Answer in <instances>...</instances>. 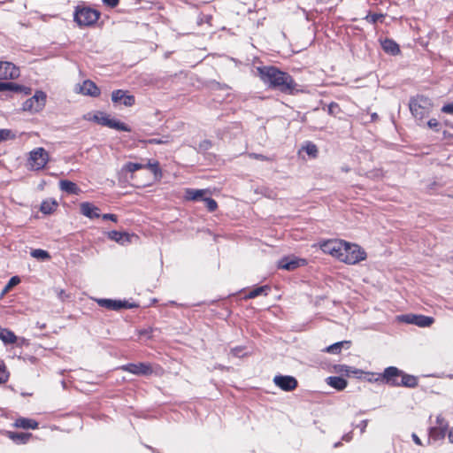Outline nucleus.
<instances>
[{
    "mask_svg": "<svg viewBox=\"0 0 453 453\" xmlns=\"http://www.w3.org/2000/svg\"><path fill=\"white\" fill-rule=\"evenodd\" d=\"M260 79L270 87L280 89L284 93H292L296 88V83L292 77L274 66H264L257 68Z\"/></svg>",
    "mask_w": 453,
    "mask_h": 453,
    "instance_id": "obj_1",
    "label": "nucleus"
},
{
    "mask_svg": "<svg viewBox=\"0 0 453 453\" xmlns=\"http://www.w3.org/2000/svg\"><path fill=\"white\" fill-rule=\"evenodd\" d=\"M49 161V152L44 148L38 147L28 153L27 166L30 171H41L44 169Z\"/></svg>",
    "mask_w": 453,
    "mask_h": 453,
    "instance_id": "obj_2",
    "label": "nucleus"
},
{
    "mask_svg": "<svg viewBox=\"0 0 453 453\" xmlns=\"http://www.w3.org/2000/svg\"><path fill=\"white\" fill-rule=\"evenodd\" d=\"M100 12L90 7L78 5L73 13V19L80 27L94 25L99 19Z\"/></svg>",
    "mask_w": 453,
    "mask_h": 453,
    "instance_id": "obj_3",
    "label": "nucleus"
},
{
    "mask_svg": "<svg viewBox=\"0 0 453 453\" xmlns=\"http://www.w3.org/2000/svg\"><path fill=\"white\" fill-rule=\"evenodd\" d=\"M342 262L348 265H356L366 259V252L359 245L343 241Z\"/></svg>",
    "mask_w": 453,
    "mask_h": 453,
    "instance_id": "obj_4",
    "label": "nucleus"
},
{
    "mask_svg": "<svg viewBox=\"0 0 453 453\" xmlns=\"http://www.w3.org/2000/svg\"><path fill=\"white\" fill-rule=\"evenodd\" d=\"M409 107L414 118L421 120L429 114L432 103L429 98L420 96L411 99Z\"/></svg>",
    "mask_w": 453,
    "mask_h": 453,
    "instance_id": "obj_5",
    "label": "nucleus"
},
{
    "mask_svg": "<svg viewBox=\"0 0 453 453\" xmlns=\"http://www.w3.org/2000/svg\"><path fill=\"white\" fill-rule=\"evenodd\" d=\"M45 103L46 94L42 91H36L32 97L23 103L22 110L30 113H36L43 109Z\"/></svg>",
    "mask_w": 453,
    "mask_h": 453,
    "instance_id": "obj_6",
    "label": "nucleus"
},
{
    "mask_svg": "<svg viewBox=\"0 0 453 453\" xmlns=\"http://www.w3.org/2000/svg\"><path fill=\"white\" fill-rule=\"evenodd\" d=\"M89 119H92L96 121L98 124H101L103 126H106L108 127L119 130V131H125L129 132L130 128L123 122H120L115 119L110 118L109 115L104 113V112H97L93 115L92 118Z\"/></svg>",
    "mask_w": 453,
    "mask_h": 453,
    "instance_id": "obj_7",
    "label": "nucleus"
},
{
    "mask_svg": "<svg viewBox=\"0 0 453 453\" xmlns=\"http://www.w3.org/2000/svg\"><path fill=\"white\" fill-rule=\"evenodd\" d=\"M402 371L395 366L386 368L383 373L378 374L375 381H382L393 387H399Z\"/></svg>",
    "mask_w": 453,
    "mask_h": 453,
    "instance_id": "obj_8",
    "label": "nucleus"
},
{
    "mask_svg": "<svg viewBox=\"0 0 453 453\" xmlns=\"http://www.w3.org/2000/svg\"><path fill=\"white\" fill-rule=\"evenodd\" d=\"M343 245V240H327L320 244V249L324 253L329 254L342 262V250L345 249Z\"/></svg>",
    "mask_w": 453,
    "mask_h": 453,
    "instance_id": "obj_9",
    "label": "nucleus"
},
{
    "mask_svg": "<svg viewBox=\"0 0 453 453\" xmlns=\"http://www.w3.org/2000/svg\"><path fill=\"white\" fill-rule=\"evenodd\" d=\"M273 383L283 391H293L297 388L296 379L290 375H276Z\"/></svg>",
    "mask_w": 453,
    "mask_h": 453,
    "instance_id": "obj_10",
    "label": "nucleus"
},
{
    "mask_svg": "<svg viewBox=\"0 0 453 453\" xmlns=\"http://www.w3.org/2000/svg\"><path fill=\"white\" fill-rule=\"evenodd\" d=\"M19 76V68L11 62L0 61V80H13Z\"/></svg>",
    "mask_w": 453,
    "mask_h": 453,
    "instance_id": "obj_11",
    "label": "nucleus"
},
{
    "mask_svg": "<svg viewBox=\"0 0 453 453\" xmlns=\"http://www.w3.org/2000/svg\"><path fill=\"white\" fill-rule=\"evenodd\" d=\"M120 369L135 375H149L152 373V367L148 363L127 364L122 365Z\"/></svg>",
    "mask_w": 453,
    "mask_h": 453,
    "instance_id": "obj_12",
    "label": "nucleus"
},
{
    "mask_svg": "<svg viewBox=\"0 0 453 453\" xmlns=\"http://www.w3.org/2000/svg\"><path fill=\"white\" fill-rule=\"evenodd\" d=\"M111 100L113 103H119L127 107L133 106L135 104L134 96L122 89L114 90L111 93Z\"/></svg>",
    "mask_w": 453,
    "mask_h": 453,
    "instance_id": "obj_13",
    "label": "nucleus"
},
{
    "mask_svg": "<svg viewBox=\"0 0 453 453\" xmlns=\"http://www.w3.org/2000/svg\"><path fill=\"white\" fill-rule=\"evenodd\" d=\"M401 320L408 324H413L420 327L429 326L433 324L434 319L424 315H403Z\"/></svg>",
    "mask_w": 453,
    "mask_h": 453,
    "instance_id": "obj_14",
    "label": "nucleus"
},
{
    "mask_svg": "<svg viewBox=\"0 0 453 453\" xmlns=\"http://www.w3.org/2000/svg\"><path fill=\"white\" fill-rule=\"evenodd\" d=\"M305 265V259L296 257H285L279 261L278 266L283 270L292 271Z\"/></svg>",
    "mask_w": 453,
    "mask_h": 453,
    "instance_id": "obj_15",
    "label": "nucleus"
},
{
    "mask_svg": "<svg viewBox=\"0 0 453 453\" xmlns=\"http://www.w3.org/2000/svg\"><path fill=\"white\" fill-rule=\"evenodd\" d=\"M97 304L110 311H119L123 308H129L126 301H119L112 299L98 298L96 299Z\"/></svg>",
    "mask_w": 453,
    "mask_h": 453,
    "instance_id": "obj_16",
    "label": "nucleus"
},
{
    "mask_svg": "<svg viewBox=\"0 0 453 453\" xmlns=\"http://www.w3.org/2000/svg\"><path fill=\"white\" fill-rule=\"evenodd\" d=\"M79 92L90 96H98L100 95V89L89 80L83 81V83L79 86Z\"/></svg>",
    "mask_w": 453,
    "mask_h": 453,
    "instance_id": "obj_17",
    "label": "nucleus"
},
{
    "mask_svg": "<svg viewBox=\"0 0 453 453\" xmlns=\"http://www.w3.org/2000/svg\"><path fill=\"white\" fill-rule=\"evenodd\" d=\"M81 212L82 215L89 219H96L100 217L98 207L88 202L81 203Z\"/></svg>",
    "mask_w": 453,
    "mask_h": 453,
    "instance_id": "obj_18",
    "label": "nucleus"
},
{
    "mask_svg": "<svg viewBox=\"0 0 453 453\" xmlns=\"http://www.w3.org/2000/svg\"><path fill=\"white\" fill-rule=\"evenodd\" d=\"M20 91L24 92L26 95L30 94L31 89L26 87L19 86L13 82H0V91Z\"/></svg>",
    "mask_w": 453,
    "mask_h": 453,
    "instance_id": "obj_19",
    "label": "nucleus"
},
{
    "mask_svg": "<svg viewBox=\"0 0 453 453\" xmlns=\"http://www.w3.org/2000/svg\"><path fill=\"white\" fill-rule=\"evenodd\" d=\"M418 385V379L410 374H406L402 371L401 379L399 381V387L415 388Z\"/></svg>",
    "mask_w": 453,
    "mask_h": 453,
    "instance_id": "obj_20",
    "label": "nucleus"
},
{
    "mask_svg": "<svg viewBox=\"0 0 453 453\" xmlns=\"http://www.w3.org/2000/svg\"><path fill=\"white\" fill-rule=\"evenodd\" d=\"M327 384L337 390H343L347 387V380L341 377L331 376L326 379Z\"/></svg>",
    "mask_w": 453,
    "mask_h": 453,
    "instance_id": "obj_21",
    "label": "nucleus"
},
{
    "mask_svg": "<svg viewBox=\"0 0 453 453\" xmlns=\"http://www.w3.org/2000/svg\"><path fill=\"white\" fill-rule=\"evenodd\" d=\"M382 49L387 53L391 55H397L400 52L399 46L393 40L386 39L381 42Z\"/></svg>",
    "mask_w": 453,
    "mask_h": 453,
    "instance_id": "obj_22",
    "label": "nucleus"
},
{
    "mask_svg": "<svg viewBox=\"0 0 453 453\" xmlns=\"http://www.w3.org/2000/svg\"><path fill=\"white\" fill-rule=\"evenodd\" d=\"M108 237L111 240L115 241L116 242H119L120 244H125L126 242H130V236L127 233L111 231L108 233Z\"/></svg>",
    "mask_w": 453,
    "mask_h": 453,
    "instance_id": "obj_23",
    "label": "nucleus"
},
{
    "mask_svg": "<svg viewBox=\"0 0 453 453\" xmlns=\"http://www.w3.org/2000/svg\"><path fill=\"white\" fill-rule=\"evenodd\" d=\"M0 339L6 344H12L16 342L17 336L11 330L0 326Z\"/></svg>",
    "mask_w": 453,
    "mask_h": 453,
    "instance_id": "obj_24",
    "label": "nucleus"
},
{
    "mask_svg": "<svg viewBox=\"0 0 453 453\" xmlns=\"http://www.w3.org/2000/svg\"><path fill=\"white\" fill-rule=\"evenodd\" d=\"M208 191L206 189H193L187 188L185 190V198L188 200L195 201L203 198Z\"/></svg>",
    "mask_w": 453,
    "mask_h": 453,
    "instance_id": "obj_25",
    "label": "nucleus"
},
{
    "mask_svg": "<svg viewBox=\"0 0 453 453\" xmlns=\"http://www.w3.org/2000/svg\"><path fill=\"white\" fill-rule=\"evenodd\" d=\"M59 187H60L61 190H63L68 194H75L76 195L80 191V188L74 182H72V181L66 180H61L59 182Z\"/></svg>",
    "mask_w": 453,
    "mask_h": 453,
    "instance_id": "obj_26",
    "label": "nucleus"
},
{
    "mask_svg": "<svg viewBox=\"0 0 453 453\" xmlns=\"http://www.w3.org/2000/svg\"><path fill=\"white\" fill-rule=\"evenodd\" d=\"M15 426L24 429H35L38 426V423L34 419L20 418L15 421Z\"/></svg>",
    "mask_w": 453,
    "mask_h": 453,
    "instance_id": "obj_27",
    "label": "nucleus"
},
{
    "mask_svg": "<svg viewBox=\"0 0 453 453\" xmlns=\"http://www.w3.org/2000/svg\"><path fill=\"white\" fill-rule=\"evenodd\" d=\"M350 345V342L349 341H342L335 342L328 347L326 348V351L331 354H338L341 352L342 348L348 349Z\"/></svg>",
    "mask_w": 453,
    "mask_h": 453,
    "instance_id": "obj_28",
    "label": "nucleus"
},
{
    "mask_svg": "<svg viewBox=\"0 0 453 453\" xmlns=\"http://www.w3.org/2000/svg\"><path fill=\"white\" fill-rule=\"evenodd\" d=\"M58 206V203L53 199L45 200L41 203L40 211L43 214L52 213Z\"/></svg>",
    "mask_w": 453,
    "mask_h": 453,
    "instance_id": "obj_29",
    "label": "nucleus"
},
{
    "mask_svg": "<svg viewBox=\"0 0 453 453\" xmlns=\"http://www.w3.org/2000/svg\"><path fill=\"white\" fill-rule=\"evenodd\" d=\"M8 436L17 443H26L31 436V434L9 432Z\"/></svg>",
    "mask_w": 453,
    "mask_h": 453,
    "instance_id": "obj_30",
    "label": "nucleus"
},
{
    "mask_svg": "<svg viewBox=\"0 0 453 453\" xmlns=\"http://www.w3.org/2000/svg\"><path fill=\"white\" fill-rule=\"evenodd\" d=\"M335 371L337 372L345 373L347 375L353 373L356 376H358L360 373H363L362 371L348 366L346 365H339L335 366Z\"/></svg>",
    "mask_w": 453,
    "mask_h": 453,
    "instance_id": "obj_31",
    "label": "nucleus"
},
{
    "mask_svg": "<svg viewBox=\"0 0 453 453\" xmlns=\"http://www.w3.org/2000/svg\"><path fill=\"white\" fill-rule=\"evenodd\" d=\"M145 168L150 169L157 179L161 178L162 171L157 161L149 160L148 163L145 164Z\"/></svg>",
    "mask_w": 453,
    "mask_h": 453,
    "instance_id": "obj_32",
    "label": "nucleus"
},
{
    "mask_svg": "<svg viewBox=\"0 0 453 453\" xmlns=\"http://www.w3.org/2000/svg\"><path fill=\"white\" fill-rule=\"evenodd\" d=\"M269 289H270V288L266 285L256 288L252 289L251 291H250V293L248 294V298H255L260 295L266 296Z\"/></svg>",
    "mask_w": 453,
    "mask_h": 453,
    "instance_id": "obj_33",
    "label": "nucleus"
},
{
    "mask_svg": "<svg viewBox=\"0 0 453 453\" xmlns=\"http://www.w3.org/2000/svg\"><path fill=\"white\" fill-rule=\"evenodd\" d=\"M30 254L33 257L40 260H45L50 257V254L46 250L41 249L33 250Z\"/></svg>",
    "mask_w": 453,
    "mask_h": 453,
    "instance_id": "obj_34",
    "label": "nucleus"
},
{
    "mask_svg": "<svg viewBox=\"0 0 453 453\" xmlns=\"http://www.w3.org/2000/svg\"><path fill=\"white\" fill-rule=\"evenodd\" d=\"M143 168H145L143 164L128 162L123 166V171L134 173Z\"/></svg>",
    "mask_w": 453,
    "mask_h": 453,
    "instance_id": "obj_35",
    "label": "nucleus"
},
{
    "mask_svg": "<svg viewBox=\"0 0 453 453\" xmlns=\"http://www.w3.org/2000/svg\"><path fill=\"white\" fill-rule=\"evenodd\" d=\"M16 135L11 129H0V142L13 140Z\"/></svg>",
    "mask_w": 453,
    "mask_h": 453,
    "instance_id": "obj_36",
    "label": "nucleus"
},
{
    "mask_svg": "<svg viewBox=\"0 0 453 453\" xmlns=\"http://www.w3.org/2000/svg\"><path fill=\"white\" fill-rule=\"evenodd\" d=\"M20 282V279L18 276H13L10 279L6 286L4 287L3 290V294L7 293L10 291L14 286L18 285Z\"/></svg>",
    "mask_w": 453,
    "mask_h": 453,
    "instance_id": "obj_37",
    "label": "nucleus"
},
{
    "mask_svg": "<svg viewBox=\"0 0 453 453\" xmlns=\"http://www.w3.org/2000/svg\"><path fill=\"white\" fill-rule=\"evenodd\" d=\"M231 354L234 357H242L246 356L248 353L245 351L244 347L238 346V347L231 349Z\"/></svg>",
    "mask_w": 453,
    "mask_h": 453,
    "instance_id": "obj_38",
    "label": "nucleus"
},
{
    "mask_svg": "<svg viewBox=\"0 0 453 453\" xmlns=\"http://www.w3.org/2000/svg\"><path fill=\"white\" fill-rule=\"evenodd\" d=\"M383 18L384 15L380 13H371L366 16V19L371 23L382 22Z\"/></svg>",
    "mask_w": 453,
    "mask_h": 453,
    "instance_id": "obj_39",
    "label": "nucleus"
},
{
    "mask_svg": "<svg viewBox=\"0 0 453 453\" xmlns=\"http://www.w3.org/2000/svg\"><path fill=\"white\" fill-rule=\"evenodd\" d=\"M303 149L308 155H310L311 157L317 156L318 149L315 144L310 142V143L306 144V146Z\"/></svg>",
    "mask_w": 453,
    "mask_h": 453,
    "instance_id": "obj_40",
    "label": "nucleus"
},
{
    "mask_svg": "<svg viewBox=\"0 0 453 453\" xmlns=\"http://www.w3.org/2000/svg\"><path fill=\"white\" fill-rule=\"evenodd\" d=\"M203 201L205 203V205H206L207 209L210 211H214L217 209L218 204H217V202L214 199H212V198H204Z\"/></svg>",
    "mask_w": 453,
    "mask_h": 453,
    "instance_id": "obj_41",
    "label": "nucleus"
},
{
    "mask_svg": "<svg viewBox=\"0 0 453 453\" xmlns=\"http://www.w3.org/2000/svg\"><path fill=\"white\" fill-rule=\"evenodd\" d=\"M9 372L4 365H0V383H4L8 380Z\"/></svg>",
    "mask_w": 453,
    "mask_h": 453,
    "instance_id": "obj_42",
    "label": "nucleus"
},
{
    "mask_svg": "<svg viewBox=\"0 0 453 453\" xmlns=\"http://www.w3.org/2000/svg\"><path fill=\"white\" fill-rule=\"evenodd\" d=\"M441 111H443V112H445V113H449V114H452V115H453V103H452V104H445V105L441 108Z\"/></svg>",
    "mask_w": 453,
    "mask_h": 453,
    "instance_id": "obj_43",
    "label": "nucleus"
},
{
    "mask_svg": "<svg viewBox=\"0 0 453 453\" xmlns=\"http://www.w3.org/2000/svg\"><path fill=\"white\" fill-rule=\"evenodd\" d=\"M103 2L104 4L112 8L119 4V0H103Z\"/></svg>",
    "mask_w": 453,
    "mask_h": 453,
    "instance_id": "obj_44",
    "label": "nucleus"
},
{
    "mask_svg": "<svg viewBox=\"0 0 453 453\" xmlns=\"http://www.w3.org/2000/svg\"><path fill=\"white\" fill-rule=\"evenodd\" d=\"M102 218H103L104 219H110V220H111V221H113V222H116V221H117V216H116L115 214H111V213L104 214V215L102 216Z\"/></svg>",
    "mask_w": 453,
    "mask_h": 453,
    "instance_id": "obj_45",
    "label": "nucleus"
},
{
    "mask_svg": "<svg viewBox=\"0 0 453 453\" xmlns=\"http://www.w3.org/2000/svg\"><path fill=\"white\" fill-rule=\"evenodd\" d=\"M140 336H146L147 338L151 337V329H144L139 332Z\"/></svg>",
    "mask_w": 453,
    "mask_h": 453,
    "instance_id": "obj_46",
    "label": "nucleus"
},
{
    "mask_svg": "<svg viewBox=\"0 0 453 453\" xmlns=\"http://www.w3.org/2000/svg\"><path fill=\"white\" fill-rule=\"evenodd\" d=\"M427 125L429 127H436L438 126V121L435 119H431L428 120Z\"/></svg>",
    "mask_w": 453,
    "mask_h": 453,
    "instance_id": "obj_47",
    "label": "nucleus"
},
{
    "mask_svg": "<svg viewBox=\"0 0 453 453\" xmlns=\"http://www.w3.org/2000/svg\"><path fill=\"white\" fill-rule=\"evenodd\" d=\"M149 143H151V144H161V143H164L165 142L163 140H160V139H150L148 141Z\"/></svg>",
    "mask_w": 453,
    "mask_h": 453,
    "instance_id": "obj_48",
    "label": "nucleus"
},
{
    "mask_svg": "<svg viewBox=\"0 0 453 453\" xmlns=\"http://www.w3.org/2000/svg\"><path fill=\"white\" fill-rule=\"evenodd\" d=\"M411 437L416 444L421 445V441L416 434H412Z\"/></svg>",
    "mask_w": 453,
    "mask_h": 453,
    "instance_id": "obj_49",
    "label": "nucleus"
},
{
    "mask_svg": "<svg viewBox=\"0 0 453 453\" xmlns=\"http://www.w3.org/2000/svg\"><path fill=\"white\" fill-rule=\"evenodd\" d=\"M338 108V105L335 104H331L329 105V112L334 113V109Z\"/></svg>",
    "mask_w": 453,
    "mask_h": 453,
    "instance_id": "obj_50",
    "label": "nucleus"
},
{
    "mask_svg": "<svg viewBox=\"0 0 453 453\" xmlns=\"http://www.w3.org/2000/svg\"><path fill=\"white\" fill-rule=\"evenodd\" d=\"M58 296L60 299H64V297L65 296V293L63 289H60L58 291Z\"/></svg>",
    "mask_w": 453,
    "mask_h": 453,
    "instance_id": "obj_51",
    "label": "nucleus"
},
{
    "mask_svg": "<svg viewBox=\"0 0 453 453\" xmlns=\"http://www.w3.org/2000/svg\"><path fill=\"white\" fill-rule=\"evenodd\" d=\"M448 439L450 443H453V428L449 431V433L448 434Z\"/></svg>",
    "mask_w": 453,
    "mask_h": 453,
    "instance_id": "obj_52",
    "label": "nucleus"
},
{
    "mask_svg": "<svg viewBox=\"0 0 453 453\" xmlns=\"http://www.w3.org/2000/svg\"><path fill=\"white\" fill-rule=\"evenodd\" d=\"M319 3L320 4H330L332 3L334 0H317Z\"/></svg>",
    "mask_w": 453,
    "mask_h": 453,
    "instance_id": "obj_53",
    "label": "nucleus"
},
{
    "mask_svg": "<svg viewBox=\"0 0 453 453\" xmlns=\"http://www.w3.org/2000/svg\"><path fill=\"white\" fill-rule=\"evenodd\" d=\"M201 146L203 147L204 149H208L211 146V143L208 141H204L203 144H202Z\"/></svg>",
    "mask_w": 453,
    "mask_h": 453,
    "instance_id": "obj_54",
    "label": "nucleus"
},
{
    "mask_svg": "<svg viewBox=\"0 0 453 453\" xmlns=\"http://www.w3.org/2000/svg\"><path fill=\"white\" fill-rule=\"evenodd\" d=\"M343 440L347 441H349L351 440V436L349 434H345L343 437H342Z\"/></svg>",
    "mask_w": 453,
    "mask_h": 453,
    "instance_id": "obj_55",
    "label": "nucleus"
},
{
    "mask_svg": "<svg viewBox=\"0 0 453 453\" xmlns=\"http://www.w3.org/2000/svg\"><path fill=\"white\" fill-rule=\"evenodd\" d=\"M341 445H342V443L340 441H338V442L334 443V447L337 448V447H339Z\"/></svg>",
    "mask_w": 453,
    "mask_h": 453,
    "instance_id": "obj_56",
    "label": "nucleus"
}]
</instances>
